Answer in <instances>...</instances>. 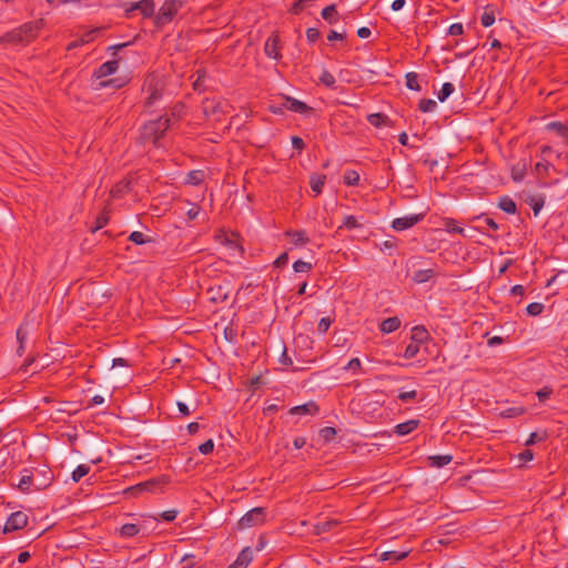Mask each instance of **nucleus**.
<instances>
[{"mask_svg":"<svg viewBox=\"0 0 568 568\" xmlns=\"http://www.w3.org/2000/svg\"><path fill=\"white\" fill-rule=\"evenodd\" d=\"M169 128L170 119L168 116H159L156 120L149 121L143 125L142 139L144 142H151L158 146Z\"/></svg>","mask_w":568,"mask_h":568,"instance_id":"f257e3e1","label":"nucleus"},{"mask_svg":"<svg viewBox=\"0 0 568 568\" xmlns=\"http://www.w3.org/2000/svg\"><path fill=\"white\" fill-rule=\"evenodd\" d=\"M182 7L181 0H165L159 9L158 14L154 16V23L156 27H162L173 20Z\"/></svg>","mask_w":568,"mask_h":568,"instance_id":"f03ea898","label":"nucleus"},{"mask_svg":"<svg viewBox=\"0 0 568 568\" xmlns=\"http://www.w3.org/2000/svg\"><path fill=\"white\" fill-rule=\"evenodd\" d=\"M266 519V509L255 507L247 511L237 523L240 529L251 528L263 524Z\"/></svg>","mask_w":568,"mask_h":568,"instance_id":"7ed1b4c3","label":"nucleus"},{"mask_svg":"<svg viewBox=\"0 0 568 568\" xmlns=\"http://www.w3.org/2000/svg\"><path fill=\"white\" fill-rule=\"evenodd\" d=\"M28 521L29 517L26 513L21 510L14 511L8 517L2 531L4 534H8L23 529L24 527L28 526Z\"/></svg>","mask_w":568,"mask_h":568,"instance_id":"20e7f679","label":"nucleus"},{"mask_svg":"<svg viewBox=\"0 0 568 568\" xmlns=\"http://www.w3.org/2000/svg\"><path fill=\"white\" fill-rule=\"evenodd\" d=\"M44 27V20L39 19L36 21L26 22L22 26L18 27L19 32L21 33V37L23 39V42H29L33 40L40 30Z\"/></svg>","mask_w":568,"mask_h":568,"instance_id":"39448f33","label":"nucleus"},{"mask_svg":"<svg viewBox=\"0 0 568 568\" xmlns=\"http://www.w3.org/2000/svg\"><path fill=\"white\" fill-rule=\"evenodd\" d=\"M424 219V214H409L402 217H397L392 222V227L395 231H405L416 225Z\"/></svg>","mask_w":568,"mask_h":568,"instance_id":"423d86ee","label":"nucleus"},{"mask_svg":"<svg viewBox=\"0 0 568 568\" xmlns=\"http://www.w3.org/2000/svg\"><path fill=\"white\" fill-rule=\"evenodd\" d=\"M119 68V60L118 59H112L110 61H106L104 63H102L93 73L94 78L100 80V79H103L105 77H109L113 73L116 72Z\"/></svg>","mask_w":568,"mask_h":568,"instance_id":"0eeeda50","label":"nucleus"},{"mask_svg":"<svg viewBox=\"0 0 568 568\" xmlns=\"http://www.w3.org/2000/svg\"><path fill=\"white\" fill-rule=\"evenodd\" d=\"M264 52L268 58L278 60L281 58L280 54V39L277 36L272 34L267 38L264 44Z\"/></svg>","mask_w":568,"mask_h":568,"instance_id":"6e6552de","label":"nucleus"},{"mask_svg":"<svg viewBox=\"0 0 568 568\" xmlns=\"http://www.w3.org/2000/svg\"><path fill=\"white\" fill-rule=\"evenodd\" d=\"M318 412V405L316 402H308L303 405L294 406L290 409L291 415H315Z\"/></svg>","mask_w":568,"mask_h":568,"instance_id":"1a4fd4ad","label":"nucleus"},{"mask_svg":"<svg viewBox=\"0 0 568 568\" xmlns=\"http://www.w3.org/2000/svg\"><path fill=\"white\" fill-rule=\"evenodd\" d=\"M285 103L286 109L292 112L306 114L312 110L306 103L291 97H285Z\"/></svg>","mask_w":568,"mask_h":568,"instance_id":"9d476101","label":"nucleus"},{"mask_svg":"<svg viewBox=\"0 0 568 568\" xmlns=\"http://www.w3.org/2000/svg\"><path fill=\"white\" fill-rule=\"evenodd\" d=\"M34 485V476L33 473L27 468L22 470V476L17 485V487L22 493H29L31 490V486Z\"/></svg>","mask_w":568,"mask_h":568,"instance_id":"9b49d317","label":"nucleus"},{"mask_svg":"<svg viewBox=\"0 0 568 568\" xmlns=\"http://www.w3.org/2000/svg\"><path fill=\"white\" fill-rule=\"evenodd\" d=\"M419 425L418 419H409L395 426L394 433L397 436H406L414 432Z\"/></svg>","mask_w":568,"mask_h":568,"instance_id":"f8f14e48","label":"nucleus"},{"mask_svg":"<svg viewBox=\"0 0 568 568\" xmlns=\"http://www.w3.org/2000/svg\"><path fill=\"white\" fill-rule=\"evenodd\" d=\"M429 339V333L424 326H414L412 328L410 341L420 346Z\"/></svg>","mask_w":568,"mask_h":568,"instance_id":"ddd939ff","label":"nucleus"},{"mask_svg":"<svg viewBox=\"0 0 568 568\" xmlns=\"http://www.w3.org/2000/svg\"><path fill=\"white\" fill-rule=\"evenodd\" d=\"M317 0H297L292 4L290 11L294 14H298L305 10H307L308 13H312L311 9L315 8Z\"/></svg>","mask_w":568,"mask_h":568,"instance_id":"4468645a","label":"nucleus"},{"mask_svg":"<svg viewBox=\"0 0 568 568\" xmlns=\"http://www.w3.org/2000/svg\"><path fill=\"white\" fill-rule=\"evenodd\" d=\"M409 552H410V549H406V550H402V551H397V550L384 551L381 555V560L397 562V561L406 558L409 555Z\"/></svg>","mask_w":568,"mask_h":568,"instance_id":"2eb2a0df","label":"nucleus"},{"mask_svg":"<svg viewBox=\"0 0 568 568\" xmlns=\"http://www.w3.org/2000/svg\"><path fill=\"white\" fill-rule=\"evenodd\" d=\"M253 560V551L250 547H246L240 551L234 565L239 568H246Z\"/></svg>","mask_w":568,"mask_h":568,"instance_id":"dca6fc26","label":"nucleus"},{"mask_svg":"<svg viewBox=\"0 0 568 568\" xmlns=\"http://www.w3.org/2000/svg\"><path fill=\"white\" fill-rule=\"evenodd\" d=\"M142 529H144V527L138 524H124L119 529V534L123 538H132L136 536Z\"/></svg>","mask_w":568,"mask_h":568,"instance_id":"f3484780","label":"nucleus"},{"mask_svg":"<svg viewBox=\"0 0 568 568\" xmlns=\"http://www.w3.org/2000/svg\"><path fill=\"white\" fill-rule=\"evenodd\" d=\"M546 129L555 132L557 135L562 138L564 142L568 144V128L561 122H550L546 125Z\"/></svg>","mask_w":568,"mask_h":568,"instance_id":"a211bd4d","label":"nucleus"},{"mask_svg":"<svg viewBox=\"0 0 568 568\" xmlns=\"http://www.w3.org/2000/svg\"><path fill=\"white\" fill-rule=\"evenodd\" d=\"M400 326V320L396 316L394 317H388L386 320H384L382 323H381V331L384 333V334H390L395 331H397Z\"/></svg>","mask_w":568,"mask_h":568,"instance_id":"6ab92c4d","label":"nucleus"},{"mask_svg":"<svg viewBox=\"0 0 568 568\" xmlns=\"http://www.w3.org/2000/svg\"><path fill=\"white\" fill-rule=\"evenodd\" d=\"M285 235L291 239V243L295 246H302L308 242L305 231H287Z\"/></svg>","mask_w":568,"mask_h":568,"instance_id":"aec40b11","label":"nucleus"},{"mask_svg":"<svg viewBox=\"0 0 568 568\" xmlns=\"http://www.w3.org/2000/svg\"><path fill=\"white\" fill-rule=\"evenodd\" d=\"M322 19L327 21L329 24H334L339 20L335 4H331L322 9Z\"/></svg>","mask_w":568,"mask_h":568,"instance_id":"412c9836","label":"nucleus"},{"mask_svg":"<svg viewBox=\"0 0 568 568\" xmlns=\"http://www.w3.org/2000/svg\"><path fill=\"white\" fill-rule=\"evenodd\" d=\"M435 276L433 268L418 270L413 275V281L417 284H423L430 281Z\"/></svg>","mask_w":568,"mask_h":568,"instance_id":"4be33fe9","label":"nucleus"},{"mask_svg":"<svg viewBox=\"0 0 568 568\" xmlns=\"http://www.w3.org/2000/svg\"><path fill=\"white\" fill-rule=\"evenodd\" d=\"M444 230L448 233H456L466 236L465 230L457 225V221L450 217L443 220Z\"/></svg>","mask_w":568,"mask_h":568,"instance_id":"5701e85b","label":"nucleus"},{"mask_svg":"<svg viewBox=\"0 0 568 568\" xmlns=\"http://www.w3.org/2000/svg\"><path fill=\"white\" fill-rule=\"evenodd\" d=\"M498 207L508 214H515L517 210L515 201L509 196H501L498 202Z\"/></svg>","mask_w":568,"mask_h":568,"instance_id":"b1692460","label":"nucleus"},{"mask_svg":"<svg viewBox=\"0 0 568 568\" xmlns=\"http://www.w3.org/2000/svg\"><path fill=\"white\" fill-rule=\"evenodd\" d=\"M126 82H128L126 78H121V77L113 78L110 80H103V81L99 82L98 89L108 88V87H111L113 89H121L126 84Z\"/></svg>","mask_w":568,"mask_h":568,"instance_id":"393cba45","label":"nucleus"},{"mask_svg":"<svg viewBox=\"0 0 568 568\" xmlns=\"http://www.w3.org/2000/svg\"><path fill=\"white\" fill-rule=\"evenodd\" d=\"M0 42L14 43V44L23 42L21 33L19 32V28H16V29L4 33L0 38Z\"/></svg>","mask_w":568,"mask_h":568,"instance_id":"a878e982","label":"nucleus"},{"mask_svg":"<svg viewBox=\"0 0 568 568\" xmlns=\"http://www.w3.org/2000/svg\"><path fill=\"white\" fill-rule=\"evenodd\" d=\"M495 11L491 6H486L485 11L480 17L483 27L488 28L495 23Z\"/></svg>","mask_w":568,"mask_h":568,"instance_id":"bb28decb","label":"nucleus"},{"mask_svg":"<svg viewBox=\"0 0 568 568\" xmlns=\"http://www.w3.org/2000/svg\"><path fill=\"white\" fill-rule=\"evenodd\" d=\"M139 11L144 18L154 17L155 3L154 0H142Z\"/></svg>","mask_w":568,"mask_h":568,"instance_id":"cd10ccee","label":"nucleus"},{"mask_svg":"<svg viewBox=\"0 0 568 568\" xmlns=\"http://www.w3.org/2000/svg\"><path fill=\"white\" fill-rule=\"evenodd\" d=\"M453 457L450 455H435L429 457V465L432 467H444L452 462Z\"/></svg>","mask_w":568,"mask_h":568,"instance_id":"c85d7f7f","label":"nucleus"},{"mask_svg":"<svg viewBox=\"0 0 568 568\" xmlns=\"http://www.w3.org/2000/svg\"><path fill=\"white\" fill-rule=\"evenodd\" d=\"M343 181L348 186H355L359 182V173L355 170H346L343 175Z\"/></svg>","mask_w":568,"mask_h":568,"instance_id":"c756f323","label":"nucleus"},{"mask_svg":"<svg viewBox=\"0 0 568 568\" xmlns=\"http://www.w3.org/2000/svg\"><path fill=\"white\" fill-rule=\"evenodd\" d=\"M129 241L133 242L136 245H142L146 243H151L153 240L142 232L134 231L129 235Z\"/></svg>","mask_w":568,"mask_h":568,"instance_id":"7c9ffc66","label":"nucleus"},{"mask_svg":"<svg viewBox=\"0 0 568 568\" xmlns=\"http://www.w3.org/2000/svg\"><path fill=\"white\" fill-rule=\"evenodd\" d=\"M90 471V466L87 464L79 465L71 475V478L74 483L80 481L84 476H87Z\"/></svg>","mask_w":568,"mask_h":568,"instance_id":"2f4dec72","label":"nucleus"},{"mask_svg":"<svg viewBox=\"0 0 568 568\" xmlns=\"http://www.w3.org/2000/svg\"><path fill=\"white\" fill-rule=\"evenodd\" d=\"M343 369L351 372L353 375L362 373V363L359 358L354 357L347 362Z\"/></svg>","mask_w":568,"mask_h":568,"instance_id":"473e14b6","label":"nucleus"},{"mask_svg":"<svg viewBox=\"0 0 568 568\" xmlns=\"http://www.w3.org/2000/svg\"><path fill=\"white\" fill-rule=\"evenodd\" d=\"M406 87L413 91H420V85L418 83V74L416 72H408L405 77Z\"/></svg>","mask_w":568,"mask_h":568,"instance_id":"72a5a7b5","label":"nucleus"},{"mask_svg":"<svg viewBox=\"0 0 568 568\" xmlns=\"http://www.w3.org/2000/svg\"><path fill=\"white\" fill-rule=\"evenodd\" d=\"M204 175V172L201 170L191 171L187 174L186 182L192 185H199L203 182Z\"/></svg>","mask_w":568,"mask_h":568,"instance_id":"f704fd0d","label":"nucleus"},{"mask_svg":"<svg viewBox=\"0 0 568 568\" xmlns=\"http://www.w3.org/2000/svg\"><path fill=\"white\" fill-rule=\"evenodd\" d=\"M551 169H554V165L547 161H540L535 165V172L539 178L546 176Z\"/></svg>","mask_w":568,"mask_h":568,"instance_id":"c9c22d12","label":"nucleus"},{"mask_svg":"<svg viewBox=\"0 0 568 568\" xmlns=\"http://www.w3.org/2000/svg\"><path fill=\"white\" fill-rule=\"evenodd\" d=\"M210 292L213 293L211 300L215 303H217V302L222 303L229 298V292L223 291L222 286H217L216 288H211Z\"/></svg>","mask_w":568,"mask_h":568,"instance_id":"e433bc0d","label":"nucleus"},{"mask_svg":"<svg viewBox=\"0 0 568 568\" xmlns=\"http://www.w3.org/2000/svg\"><path fill=\"white\" fill-rule=\"evenodd\" d=\"M455 88L453 85V83L450 82H445L443 85H442V89L440 91L437 93V98L440 102H444L446 101L449 95L454 92Z\"/></svg>","mask_w":568,"mask_h":568,"instance_id":"4c0bfd02","label":"nucleus"},{"mask_svg":"<svg viewBox=\"0 0 568 568\" xmlns=\"http://www.w3.org/2000/svg\"><path fill=\"white\" fill-rule=\"evenodd\" d=\"M437 108V103L433 99H422L418 104V109L422 112H434Z\"/></svg>","mask_w":568,"mask_h":568,"instance_id":"58836bf2","label":"nucleus"},{"mask_svg":"<svg viewBox=\"0 0 568 568\" xmlns=\"http://www.w3.org/2000/svg\"><path fill=\"white\" fill-rule=\"evenodd\" d=\"M367 120L372 125L379 128L386 123L388 118L382 113H373L368 115Z\"/></svg>","mask_w":568,"mask_h":568,"instance_id":"ea45409f","label":"nucleus"},{"mask_svg":"<svg viewBox=\"0 0 568 568\" xmlns=\"http://www.w3.org/2000/svg\"><path fill=\"white\" fill-rule=\"evenodd\" d=\"M336 429L333 427L322 428V443H334L336 439Z\"/></svg>","mask_w":568,"mask_h":568,"instance_id":"a19ab883","label":"nucleus"},{"mask_svg":"<svg viewBox=\"0 0 568 568\" xmlns=\"http://www.w3.org/2000/svg\"><path fill=\"white\" fill-rule=\"evenodd\" d=\"M419 349L420 345L410 341V343L405 348L404 357L406 359H412L419 353Z\"/></svg>","mask_w":568,"mask_h":568,"instance_id":"79ce46f5","label":"nucleus"},{"mask_svg":"<svg viewBox=\"0 0 568 568\" xmlns=\"http://www.w3.org/2000/svg\"><path fill=\"white\" fill-rule=\"evenodd\" d=\"M149 90H150V94H149V97H148V99H146V105H148V106H151V105H153L158 100H160V99H161L162 93H161V91H160L156 87H152V85H150Z\"/></svg>","mask_w":568,"mask_h":568,"instance_id":"37998d69","label":"nucleus"},{"mask_svg":"<svg viewBox=\"0 0 568 568\" xmlns=\"http://www.w3.org/2000/svg\"><path fill=\"white\" fill-rule=\"evenodd\" d=\"M285 97L286 95H283L281 97V99L277 101V102H274L272 105H271V111L275 114H283L287 109H286V103H285Z\"/></svg>","mask_w":568,"mask_h":568,"instance_id":"c03bdc74","label":"nucleus"},{"mask_svg":"<svg viewBox=\"0 0 568 568\" xmlns=\"http://www.w3.org/2000/svg\"><path fill=\"white\" fill-rule=\"evenodd\" d=\"M155 486H156V481L155 480H148V481H144V483H140V484H138L134 487L129 488V490H132V491H142V490L152 491Z\"/></svg>","mask_w":568,"mask_h":568,"instance_id":"a18cd8bd","label":"nucleus"},{"mask_svg":"<svg viewBox=\"0 0 568 568\" xmlns=\"http://www.w3.org/2000/svg\"><path fill=\"white\" fill-rule=\"evenodd\" d=\"M101 31H102V29L95 28V29H92V30L83 33L81 37V42L84 44L92 42L98 37V34L101 33Z\"/></svg>","mask_w":568,"mask_h":568,"instance_id":"49530a36","label":"nucleus"},{"mask_svg":"<svg viewBox=\"0 0 568 568\" xmlns=\"http://www.w3.org/2000/svg\"><path fill=\"white\" fill-rule=\"evenodd\" d=\"M346 38V30L343 29L342 31L331 30L327 34V40L329 42L334 41H341L343 42Z\"/></svg>","mask_w":568,"mask_h":568,"instance_id":"de8ad7c7","label":"nucleus"},{"mask_svg":"<svg viewBox=\"0 0 568 568\" xmlns=\"http://www.w3.org/2000/svg\"><path fill=\"white\" fill-rule=\"evenodd\" d=\"M525 413V408L523 407H510L501 412V416L506 418H513L520 416Z\"/></svg>","mask_w":568,"mask_h":568,"instance_id":"09e8293b","label":"nucleus"},{"mask_svg":"<svg viewBox=\"0 0 568 568\" xmlns=\"http://www.w3.org/2000/svg\"><path fill=\"white\" fill-rule=\"evenodd\" d=\"M280 363L285 367H292L293 371L297 369L296 367L293 366V359L288 355L287 348L285 346L283 347V352L280 356Z\"/></svg>","mask_w":568,"mask_h":568,"instance_id":"8fccbe9b","label":"nucleus"},{"mask_svg":"<svg viewBox=\"0 0 568 568\" xmlns=\"http://www.w3.org/2000/svg\"><path fill=\"white\" fill-rule=\"evenodd\" d=\"M335 83H336V80L333 74H331L329 72H326V71L322 72V84L323 85H325L327 88H332V89H337L335 87Z\"/></svg>","mask_w":568,"mask_h":568,"instance_id":"3c124183","label":"nucleus"},{"mask_svg":"<svg viewBox=\"0 0 568 568\" xmlns=\"http://www.w3.org/2000/svg\"><path fill=\"white\" fill-rule=\"evenodd\" d=\"M293 268L296 273H306L312 268L311 263L297 260L293 264Z\"/></svg>","mask_w":568,"mask_h":568,"instance_id":"603ef678","label":"nucleus"},{"mask_svg":"<svg viewBox=\"0 0 568 568\" xmlns=\"http://www.w3.org/2000/svg\"><path fill=\"white\" fill-rule=\"evenodd\" d=\"M526 311L529 315L537 316L544 311V305L541 303L534 302L528 304Z\"/></svg>","mask_w":568,"mask_h":568,"instance_id":"864d4df0","label":"nucleus"},{"mask_svg":"<svg viewBox=\"0 0 568 568\" xmlns=\"http://www.w3.org/2000/svg\"><path fill=\"white\" fill-rule=\"evenodd\" d=\"M109 216L106 214H100L95 220V225L91 229L93 233L106 225Z\"/></svg>","mask_w":568,"mask_h":568,"instance_id":"5fc2aeb1","label":"nucleus"},{"mask_svg":"<svg viewBox=\"0 0 568 568\" xmlns=\"http://www.w3.org/2000/svg\"><path fill=\"white\" fill-rule=\"evenodd\" d=\"M213 449H214V442L212 439H207L206 442H204L203 444H201L199 446V450L203 455L211 454L213 452Z\"/></svg>","mask_w":568,"mask_h":568,"instance_id":"6e6d98bb","label":"nucleus"},{"mask_svg":"<svg viewBox=\"0 0 568 568\" xmlns=\"http://www.w3.org/2000/svg\"><path fill=\"white\" fill-rule=\"evenodd\" d=\"M525 171H526V164H523L521 168L518 166H515L513 168V173H511V176L515 181H521L525 176Z\"/></svg>","mask_w":568,"mask_h":568,"instance_id":"4d7b16f0","label":"nucleus"},{"mask_svg":"<svg viewBox=\"0 0 568 568\" xmlns=\"http://www.w3.org/2000/svg\"><path fill=\"white\" fill-rule=\"evenodd\" d=\"M176 516L178 510L175 509L165 510L160 514L161 519L168 523L173 521L176 518Z\"/></svg>","mask_w":568,"mask_h":568,"instance_id":"13d9d810","label":"nucleus"},{"mask_svg":"<svg viewBox=\"0 0 568 568\" xmlns=\"http://www.w3.org/2000/svg\"><path fill=\"white\" fill-rule=\"evenodd\" d=\"M464 33V27L462 23L459 22H456V23H453L449 28H448V34L449 36H460Z\"/></svg>","mask_w":568,"mask_h":568,"instance_id":"bf43d9fd","label":"nucleus"},{"mask_svg":"<svg viewBox=\"0 0 568 568\" xmlns=\"http://www.w3.org/2000/svg\"><path fill=\"white\" fill-rule=\"evenodd\" d=\"M416 396H417L416 390L400 392L398 394V399H400L402 402H410V400L415 399Z\"/></svg>","mask_w":568,"mask_h":568,"instance_id":"052dcab7","label":"nucleus"},{"mask_svg":"<svg viewBox=\"0 0 568 568\" xmlns=\"http://www.w3.org/2000/svg\"><path fill=\"white\" fill-rule=\"evenodd\" d=\"M307 40L312 43L320 39V30L317 28H308L306 31Z\"/></svg>","mask_w":568,"mask_h":568,"instance_id":"680f3d73","label":"nucleus"},{"mask_svg":"<svg viewBox=\"0 0 568 568\" xmlns=\"http://www.w3.org/2000/svg\"><path fill=\"white\" fill-rule=\"evenodd\" d=\"M344 225L347 229H355V227L359 226V223L355 216L348 215V216H345V219H344Z\"/></svg>","mask_w":568,"mask_h":568,"instance_id":"e2e57ef3","label":"nucleus"},{"mask_svg":"<svg viewBox=\"0 0 568 568\" xmlns=\"http://www.w3.org/2000/svg\"><path fill=\"white\" fill-rule=\"evenodd\" d=\"M311 189L315 195H320V175L314 174L310 181Z\"/></svg>","mask_w":568,"mask_h":568,"instance_id":"0e129e2a","label":"nucleus"},{"mask_svg":"<svg viewBox=\"0 0 568 568\" xmlns=\"http://www.w3.org/2000/svg\"><path fill=\"white\" fill-rule=\"evenodd\" d=\"M288 263V254L286 252L282 253L274 262L275 267H283Z\"/></svg>","mask_w":568,"mask_h":568,"instance_id":"69168bd1","label":"nucleus"},{"mask_svg":"<svg viewBox=\"0 0 568 568\" xmlns=\"http://www.w3.org/2000/svg\"><path fill=\"white\" fill-rule=\"evenodd\" d=\"M534 458V453L530 449H525L518 455V459L523 463L530 462Z\"/></svg>","mask_w":568,"mask_h":568,"instance_id":"338daca9","label":"nucleus"},{"mask_svg":"<svg viewBox=\"0 0 568 568\" xmlns=\"http://www.w3.org/2000/svg\"><path fill=\"white\" fill-rule=\"evenodd\" d=\"M339 524H341V523H339V520H337V519H329V520H326L325 523H322L321 530H322V532L327 531V530H329L331 528H333V527H335V526H337V525H339Z\"/></svg>","mask_w":568,"mask_h":568,"instance_id":"774afa93","label":"nucleus"}]
</instances>
